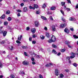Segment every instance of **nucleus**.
<instances>
[{
	"label": "nucleus",
	"mask_w": 78,
	"mask_h": 78,
	"mask_svg": "<svg viewBox=\"0 0 78 78\" xmlns=\"http://www.w3.org/2000/svg\"><path fill=\"white\" fill-rule=\"evenodd\" d=\"M51 39L52 41L53 42H55L56 41V38L54 35H52L51 37Z\"/></svg>",
	"instance_id": "nucleus-1"
},
{
	"label": "nucleus",
	"mask_w": 78,
	"mask_h": 78,
	"mask_svg": "<svg viewBox=\"0 0 78 78\" xmlns=\"http://www.w3.org/2000/svg\"><path fill=\"white\" fill-rule=\"evenodd\" d=\"M71 55H73V56H70V58H71V59H73V58H74L75 57L76 54L72 52L71 53Z\"/></svg>",
	"instance_id": "nucleus-2"
},
{
	"label": "nucleus",
	"mask_w": 78,
	"mask_h": 78,
	"mask_svg": "<svg viewBox=\"0 0 78 78\" xmlns=\"http://www.w3.org/2000/svg\"><path fill=\"white\" fill-rule=\"evenodd\" d=\"M55 73L56 76H58L59 74V71L58 69H56L55 70Z\"/></svg>",
	"instance_id": "nucleus-3"
},
{
	"label": "nucleus",
	"mask_w": 78,
	"mask_h": 78,
	"mask_svg": "<svg viewBox=\"0 0 78 78\" xmlns=\"http://www.w3.org/2000/svg\"><path fill=\"white\" fill-rule=\"evenodd\" d=\"M64 31H65V33H66L67 34H69V32H70V30H69L67 28H65Z\"/></svg>",
	"instance_id": "nucleus-4"
},
{
	"label": "nucleus",
	"mask_w": 78,
	"mask_h": 78,
	"mask_svg": "<svg viewBox=\"0 0 78 78\" xmlns=\"http://www.w3.org/2000/svg\"><path fill=\"white\" fill-rule=\"evenodd\" d=\"M2 34L3 35V36L5 37L6 36V34H7V31L5 30H3Z\"/></svg>",
	"instance_id": "nucleus-5"
},
{
	"label": "nucleus",
	"mask_w": 78,
	"mask_h": 78,
	"mask_svg": "<svg viewBox=\"0 0 78 78\" xmlns=\"http://www.w3.org/2000/svg\"><path fill=\"white\" fill-rule=\"evenodd\" d=\"M52 28L53 31H56V27L55 26L52 25Z\"/></svg>",
	"instance_id": "nucleus-6"
},
{
	"label": "nucleus",
	"mask_w": 78,
	"mask_h": 78,
	"mask_svg": "<svg viewBox=\"0 0 78 78\" xmlns=\"http://www.w3.org/2000/svg\"><path fill=\"white\" fill-rule=\"evenodd\" d=\"M35 26L36 27H37L39 25V22L37 21H35Z\"/></svg>",
	"instance_id": "nucleus-7"
},
{
	"label": "nucleus",
	"mask_w": 78,
	"mask_h": 78,
	"mask_svg": "<svg viewBox=\"0 0 78 78\" xmlns=\"http://www.w3.org/2000/svg\"><path fill=\"white\" fill-rule=\"evenodd\" d=\"M23 65H25V66H28V62L24 61L23 62Z\"/></svg>",
	"instance_id": "nucleus-8"
},
{
	"label": "nucleus",
	"mask_w": 78,
	"mask_h": 78,
	"mask_svg": "<svg viewBox=\"0 0 78 78\" xmlns=\"http://www.w3.org/2000/svg\"><path fill=\"white\" fill-rule=\"evenodd\" d=\"M66 23H64V24L60 25V27H62V28H64V27H66Z\"/></svg>",
	"instance_id": "nucleus-9"
},
{
	"label": "nucleus",
	"mask_w": 78,
	"mask_h": 78,
	"mask_svg": "<svg viewBox=\"0 0 78 78\" xmlns=\"http://www.w3.org/2000/svg\"><path fill=\"white\" fill-rule=\"evenodd\" d=\"M51 10H52V11L55 10L56 9V7L55 6H52L50 8Z\"/></svg>",
	"instance_id": "nucleus-10"
},
{
	"label": "nucleus",
	"mask_w": 78,
	"mask_h": 78,
	"mask_svg": "<svg viewBox=\"0 0 78 78\" xmlns=\"http://www.w3.org/2000/svg\"><path fill=\"white\" fill-rule=\"evenodd\" d=\"M5 15L3 14L1 17V19H5Z\"/></svg>",
	"instance_id": "nucleus-11"
},
{
	"label": "nucleus",
	"mask_w": 78,
	"mask_h": 78,
	"mask_svg": "<svg viewBox=\"0 0 78 78\" xmlns=\"http://www.w3.org/2000/svg\"><path fill=\"white\" fill-rule=\"evenodd\" d=\"M31 31L33 33H34L35 32H36V29L34 28H32L31 29Z\"/></svg>",
	"instance_id": "nucleus-12"
},
{
	"label": "nucleus",
	"mask_w": 78,
	"mask_h": 78,
	"mask_svg": "<svg viewBox=\"0 0 78 78\" xmlns=\"http://www.w3.org/2000/svg\"><path fill=\"white\" fill-rule=\"evenodd\" d=\"M41 18H42V19L43 20H47V18L45 17V16H41Z\"/></svg>",
	"instance_id": "nucleus-13"
},
{
	"label": "nucleus",
	"mask_w": 78,
	"mask_h": 78,
	"mask_svg": "<svg viewBox=\"0 0 78 78\" xmlns=\"http://www.w3.org/2000/svg\"><path fill=\"white\" fill-rule=\"evenodd\" d=\"M23 10L24 12H27L28 11V9H27V8L25 7L24 8Z\"/></svg>",
	"instance_id": "nucleus-14"
},
{
	"label": "nucleus",
	"mask_w": 78,
	"mask_h": 78,
	"mask_svg": "<svg viewBox=\"0 0 78 78\" xmlns=\"http://www.w3.org/2000/svg\"><path fill=\"white\" fill-rule=\"evenodd\" d=\"M21 47L23 49H27V48H28V47L27 46H21Z\"/></svg>",
	"instance_id": "nucleus-15"
},
{
	"label": "nucleus",
	"mask_w": 78,
	"mask_h": 78,
	"mask_svg": "<svg viewBox=\"0 0 78 78\" xmlns=\"http://www.w3.org/2000/svg\"><path fill=\"white\" fill-rule=\"evenodd\" d=\"M8 24V23L7 21H5L4 22V25L5 26H6Z\"/></svg>",
	"instance_id": "nucleus-16"
},
{
	"label": "nucleus",
	"mask_w": 78,
	"mask_h": 78,
	"mask_svg": "<svg viewBox=\"0 0 78 78\" xmlns=\"http://www.w3.org/2000/svg\"><path fill=\"white\" fill-rule=\"evenodd\" d=\"M65 44H66L67 45H69V44H70V43L67 41H65Z\"/></svg>",
	"instance_id": "nucleus-17"
},
{
	"label": "nucleus",
	"mask_w": 78,
	"mask_h": 78,
	"mask_svg": "<svg viewBox=\"0 0 78 78\" xmlns=\"http://www.w3.org/2000/svg\"><path fill=\"white\" fill-rule=\"evenodd\" d=\"M22 35H21L20 37V38L19 37H18V41H21V39H22Z\"/></svg>",
	"instance_id": "nucleus-18"
},
{
	"label": "nucleus",
	"mask_w": 78,
	"mask_h": 78,
	"mask_svg": "<svg viewBox=\"0 0 78 78\" xmlns=\"http://www.w3.org/2000/svg\"><path fill=\"white\" fill-rule=\"evenodd\" d=\"M52 52L53 53H54L55 55L57 54V52H56V50H55L54 49H53L52 50Z\"/></svg>",
	"instance_id": "nucleus-19"
},
{
	"label": "nucleus",
	"mask_w": 78,
	"mask_h": 78,
	"mask_svg": "<svg viewBox=\"0 0 78 78\" xmlns=\"http://www.w3.org/2000/svg\"><path fill=\"white\" fill-rule=\"evenodd\" d=\"M52 45L53 48H57V46L53 44Z\"/></svg>",
	"instance_id": "nucleus-20"
},
{
	"label": "nucleus",
	"mask_w": 78,
	"mask_h": 78,
	"mask_svg": "<svg viewBox=\"0 0 78 78\" xmlns=\"http://www.w3.org/2000/svg\"><path fill=\"white\" fill-rule=\"evenodd\" d=\"M5 43V41L3 40L0 42V44H4Z\"/></svg>",
	"instance_id": "nucleus-21"
},
{
	"label": "nucleus",
	"mask_w": 78,
	"mask_h": 78,
	"mask_svg": "<svg viewBox=\"0 0 78 78\" xmlns=\"http://www.w3.org/2000/svg\"><path fill=\"white\" fill-rule=\"evenodd\" d=\"M40 37L41 39H45V37L43 35H41L40 36Z\"/></svg>",
	"instance_id": "nucleus-22"
},
{
	"label": "nucleus",
	"mask_w": 78,
	"mask_h": 78,
	"mask_svg": "<svg viewBox=\"0 0 78 78\" xmlns=\"http://www.w3.org/2000/svg\"><path fill=\"white\" fill-rule=\"evenodd\" d=\"M69 20L70 21H74V20H75V18L70 17L69 19Z\"/></svg>",
	"instance_id": "nucleus-23"
},
{
	"label": "nucleus",
	"mask_w": 78,
	"mask_h": 78,
	"mask_svg": "<svg viewBox=\"0 0 78 78\" xmlns=\"http://www.w3.org/2000/svg\"><path fill=\"white\" fill-rule=\"evenodd\" d=\"M34 6L35 8H39L38 5H36V4H34Z\"/></svg>",
	"instance_id": "nucleus-24"
},
{
	"label": "nucleus",
	"mask_w": 78,
	"mask_h": 78,
	"mask_svg": "<svg viewBox=\"0 0 78 78\" xmlns=\"http://www.w3.org/2000/svg\"><path fill=\"white\" fill-rule=\"evenodd\" d=\"M61 4L62 6H64V5H65V4H66V3L64 2H61Z\"/></svg>",
	"instance_id": "nucleus-25"
},
{
	"label": "nucleus",
	"mask_w": 78,
	"mask_h": 78,
	"mask_svg": "<svg viewBox=\"0 0 78 78\" xmlns=\"http://www.w3.org/2000/svg\"><path fill=\"white\" fill-rule=\"evenodd\" d=\"M47 6L45 5V3H44L43 5H42V8H45V7H46Z\"/></svg>",
	"instance_id": "nucleus-26"
},
{
	"label": "nucleus",
	"mask_w": 78,
	"mask_h": 78,
	"mask_svg": "<svg viewBox=\"0 0 78 78\" xmlns=\"http://www.w3.org/2000/svg\"><path fill=\"white\" fill-rule=\"evenodd\" d=\"M73 37L75 38V39H78V36L76 35H73Z\"/></svg>",
	"instance_id": "nucleus-27"
},
{
	"label": "nucleus",
	"mask_w": 78,
	"mask_h": 78,
	"mask_svg": "<svg viewBox=\"0 0 78 78\" xmlns=\"http://www.w3.org/2000/svg\"><path fill=\"white\" fill-rule=\"evenodd\" d=\"M46 36L47 37H50V34L49 33H48L46 34Z\"/></svg>",
	"instance_id": "nucleus-28"
},
{
	"label": "nucleus",
	"mask_w": 78,
	"mask_h": 78,
	"mask_svg": "<svg viewBox=\"0 0 78 78\" xmlns=\"http://www.w3.org/2000/svg\"><path fill=\"white\" fill-rule=\"evenodd\" d=\"M6 14H10V11L9 10H8L6 12Z\"/></svg>",
	"instance_id": "nucleus-29"
},
{
	"label": "nucleus",
	"mask_w": 78,
	"mask_h": 78,
	"mask_svg": "<svg viewBox=\"0 0 78 78\" xmlns=\"http://www.w3.org/2000/svg\"><path fill=\"white\" fill-rule=\"evenodd\" d=\"M48 42L49 43H51V42H53V41H52V40L51 39H50V40H48Z\"/></svg>",
	"instance_id": "nucleus-30"
},
{
	"label": "nucleus",
	"mask_w": 78,
	"mask_h": 78,
	"mask_svg": "<svg viewBox=\"0 0 78 78\" xmlns=\"http://www.w3.org/2000/svg\"><path fill=\"white\" fill-rule=\"evenodd\" d=\"M73 65L76 67H77V64L76 63H73Z\"/></svg>",
	"instance_id": "nucleus-31"
},
{
	"label": "nucleus",
	"mask_w": 78,
	"mask_h": 78,
	"mask_svg": "<svg viewBox=\"0 0 78 78\" xmlns=\"http://www.w3.org/2000/svg\"><path fill=\"white\" fill-rule=\"evenodd\" d=\"M10 76L12 78H16V77H15V76H14V75L12 74Z\"/></svg>",
	"instance_id": "nucleus-32"
},
{
	"label": "nucleus",
	"mask_w": 78,
	"mask_h": 78,
	"mask_svg": "<svg viewBox=\"0 0 78 78\" xmlns=\"http://www.w3.org/2000/svg\"><path fill=\"white\" fill-rule=\"evenodd\" d=\"M20 74H25V72H24V71H20Z\"/></svg>",
	"instance_id": "nucleus-33"
},
{
	"label": "nucleus",
	"mask_w": 78,
	"mask_h": 78,
	"mask_svg": "<svg viewBox=\"0 0 78 78\" xmlns=\"http://www.w3.org/2000/svg\"><path fill=\"white\" fill-rule=\"evenodd\" d=\"M70 57L69 56V57H67L66 58V59L67 60H67H68V61L70 60Z\"/></svg>",
	"instance_id": "nucleus-34"
},
{
	"label": "nucleus",
	"mask_w": 78,
	"mask_h": 78,
	"mask_svg": "<svg viewBox=\"0 0 78 78\" xmlns=\"http://www.w3.org/2000/svg\"><path fill=\"white\" fill-rule=\"evenodd\" d=\"M8 21H11V17L10 16H9L8 18Z\"/></svg>",
	"instance_id": "nucleus-35"
},
{
	"label": "nucleus",
	"mask_w": 78,
	"mask_h": 78,
	"mask_svg": "<svg viewBox=\"0 0 78 78\" xmlns=\"http://www.w3.org/2000/svg\"><path fill=\"white\" fill-rule=\"evenodd\" d=\"M7 29H8V30L11 29V27H10V26H8L7 27Z\"/></svg>",
	"instance_id": "nucleus-36"
},
{
	"label": "nucleus",
	"mask_w": 78,
	"mask_h": 78,
	"mask_svg": "<svg viewBox=\"0 0 78 78\" xmlns=\"http://www.w3.org/2000/svg\"><path fill=\"white\" fill-rule=\"evenodd\" d=\"M60 78H63L64 77V75L62 74H61L60 75Z\"/></svg>",
	"instance_id": "nucleus-37"
},
{
	"label": "nucleus",
	"mask_w": 78,
	"mask_h": 78,
	"mask_svg": "<svg viewBox=\"0 0 78 78\" xmlns=\"http://www.w3.org/2000/svg\"><path fill=\"white\" fill-rule=\"evenodd\" d=\"M16 11H17L18 12H22V10H21L20 9H19L16 10Z\"/></svg>",
	"instance_id": "nucleus-38"
},
{
	"label": "nucleus",
	"mask_w": 78,
	"mask_h": 78,
	"mask_svg": "<svg viewBox=\"0 0 78 78\" xmlns=\"http://www.w3.org/2000/svg\"><path fill=\"white\" fill-rule=\"evenodd\" d=\"M9 49L11 50H13V46H11L9 47Z\"/></svg>",
	"instance_id": "nucleus-39"
},
{
	"label": "nucleus",
	"mask_w": 78,
	"mask_h": 78,
	"mask_svg": "<svg viewBox=\"0 0 78 78\" xmlns=\"http://www.w3.org/2000/svg\"><path fill=\"white\" fill-rule=\"evenodd\" d=\"M32 43L33 44H35L36 43V41L35 40L33 41H32Z\"/></svg>",
	"instance_id": "nucleus-40"
},
{
	"label": "nucleus",
	"mask_w": 78,
	"mask_h": 78,
	"mask_svg": "<svg viewBox=\"0 0 78 78\" xmlns=\"http://www.w3.org/2000/svg\"><path fill=\"white\" fill-rule=\"evenodd\" d=\"M47 14H50L51 15L52 14V13L51 12H50L48 11L47 12Z\"/></svg>",
	"instance_id": "nucleus-41"
},
{
	"label": "nucleus",
	"mask_w": 78,
	"mask_h": 78,
	"mask_svg": "<svg viewBox=\"0 0 78 78\" xmlns=\"http://www.w3.org/2000/svg\"><path fill=\"white\" fill-rule=\"evenodd\" d=\"M29 40L30 41H32V37H30Z\"/></svg>",
	"instance_id": "nucleus-42"
},
{
	"label": "nucleus",
	"mask_w": 78,
	"mask_h": 78,
	"mask_svg": "<svg viewBox=\"0 0 78 78\" xmlns=\"http://www.w3.org/2000/svg\"><path fill=\"white\" fill-rule=\"evenodd\" d=\"M32 37L33 38H35V37H37V36L36 35H35L34 34L32 36Z\"/></svg>",
	"instance_id": "nucleus-43"
},
{
	"label": "nucleus",
	"mask_w": 78,
	"mask_h": 78,
	"mask_svg": "<svg viewBox=\"0 0 78 78\" xmlns=\"http://www.w3.org/2000/svg\"><path fill=\"white\" fill-rule=\"evenodd\" d=\"M60 12H61V13L63 14V15H64V11H62V10H60Z\"/></svg>",
	"instance_id": "nucleus-44"
},
{
	"label": "nucleus",
	"mask_w": 78,
	"mask_h": 78,
	"mask_svg": "<svg viewBox=\"0 0 78 78\" xmlns=\"http://www.w3.org/2000/svg\"><path fill=\"white\" fill-rule=\"evenodd\" d=\"M3 31L2 30V29H0V34H2L3 33Z\"/></svg>",
	"instance_id": "nucleus-45"
},
{
	"label": "nucleus",
	"mask_w": 78,
	"mask_h": 78,
	"mask_svg": "<svg viewBox=\"0 0 78 78\" xmlns=\"http://www.w3.org/2000/svg\"><path fill=\"white\" fill-rule=\"evenodd\" d=\"M66 10L67 11L69 12V11H70V9L69 8H67V9H66Z\"/></svg>",
	"instance_id": "nucleus-46"
},
{
	"label": "nucleus",
	"mask_w": 78,
	"mask_h": 78,
	"mask_svg": "<svg viewBox=\"0 0 78 78\" xmlns=\"http://www.w3.org/2000/svg\"><path fill=\"white\" fill-rule=\"evenodd\" d=\"M16 42L17 44H21V42H20V41H19L18 40H17L16 41Z\"/></svg>",
	"instance_id": "nucleus-47"
},
{
	"label": "nucleus",
	"mask_w": 78,
	"mask_h": 78,
	"mask_svg": "<svg viewBox=\"0 0 78 78\" xmlns=\"http://www.w3.org/2000/svg\"><path fill=\"white\" fill-rule=\"evenodd\" d=\"M44 29L45 31H47L48 30V29H47V27H44Z\"/></svg>",
	"instance_id": "nucleus-48"
},
{
	"label": "nucleus",
	"mask_w": 78,
	"mask_h": 78,
	"mask_svg": "<svg viewBox=\"0 0 78 78\" xmlns=\"http://www.w3.org/2000/svg\"><path fill=\"white\" fill-rule=\"evenodd\" d=\"M65 51H66V49H62V50L61 51L62 52V53H63V52H64Z\"/></svg>",
	"instance_id": "nucleus-49"
},
{
	"label": "nucleus",
	"mask_w": 78,
	"mask_h": 78,
	"mask_svg": "<svg viewBox=\"0 0 78 78\" xmlns=\"http://www.w3.org/2000/svg\"><path fill=\"white\" fill-rule=\"evenodd\" d=\"M67 1L68 3L71 4V1H70V0H67Z\"/></svg>",
	"instance_id": "nucleus-50"
},
{
	"label": "nucleus",
	"mask_w": 78,
	"mask_h": 78,
	"mask_svg": "<svg viewBox=\"0 0 78 78\" xmlns=\"http://www.w3.org/2000/svg\"><path fill=\"white\" fill-rule=\"evenodd\" d=\"M61 20L63 22H66V20L63 18L61 19Z\"/></svg>",
	"instance_id": "nucleus-51"
},
{
	"label": "nucleus",
	"mask_w": 78,
	"mask_h": 78,
	"mask_svg": "<svg viewBox=\"0 0 78 78\" xmlns=\"http://www.w3.org/2000/svg\"><path fill=\"white\" fill-rule=\"evenodd\" d=\"M36 13L37 14H40V12H39V11H37L36 12Z\"/></svg>",
	"instance_id": "nucleus-52"
},
{
	"label": "nucleus",
	"mask_w": 78,
	"mask_h": 78,
	"mask_svg": "<svg viewBox=\"0 0 78 78\" xmlns=\"http://www.w3.org/2000/svg\"><path fill=\"white\" fill-rule=\"evenodd\" d=\"M24 55H25V56H27V55H28V54H27V52H24Z\"/></svg>",
	"instance_id": "nucleus-53"
},
{
	"label": "nucleus",
	"mask_w": 78,
	"mask_h": 78,
	"mask_svg": "<svg viewBox=\"0 0 78 78\" xmlns=\"http://www.w3.org/2000/svg\"><path fill=\"white\" fill-rule=\"evenodd\" d=\"M30 30V27H27L26 30L27 31H28Z\"/></svg>",
	"instance_id": "nucleus-54"
},
{
	"label": "nucleus",
	"mask_w": 78,
	"mask_h": 78,
	"mask_svg": "<svg viewBox=\"0 0 78 78\" xmlns=\"http://www.w3.org/2000/svg\"><path fill=\"white\" fill-rule=\"evenodd\" d=\"M32 64H33V65H35V64H36V62H34V61L32 62Z\"/></svg>",
	"instance_id": "nucleus-55"
},
{
	"label": "nucleus",
	"mask_w": 78,
	"mask_h": 78,
	"mask_svg": "<svg viewBox=\"0 0 78 78\" xmlns=\"http://www.w3.org/2000/svg\"><path fill=\"white\" fill-rule=\"evenodd\" d=\"M61 55V52H59L58 53V54H57V56H60V55Z\"/></svg>",
	"instance_id": "nucleus-56"
},
{
	"label": "nucleus",
	"mask_w": 78,
	"mask_h": 78,
	"mask_svg": "<svg viewBox=\"0 0 78 78\" xmlns=\"http://www.w3.org/2000/svg\"><path fill=\"white\" fill-rule=\"evenodd\" d=\"M70 30L72 31H74V30L73 29V28H70Z\"/></svg>",
	"instance_id": "nucleus-57"
},
{
	"label": "nucleus",
	"mask_w": 78,
	"mask_h": 78,
	"mask_svg": "<svg viewBox=\"0 0 78 78\" xmlns=\"http://www.w3.org/2000/svg\"><path fill=\"white\" fill-rule=\"evenodd\" d=\"M65 72H69V70L68 69H66L65 70Z\"/></svg>",
	"instance_id": "nucleus-58"
},
{
	"label": "nucleus",
	"mask_w": 78,
	"mask_h": 78,
	"mask_svg": "<svg viewBox=\"0 0 78 78\" xmlns=\"http://www.w3.org/2000/svg\"><path fill=\"white\" fill-rule=\"evenodd\" d=\"M50 19H51V20H53V18L52 17V16H51L50 17Z\"/></svg>",
	"instance_id": "nucleus-59"
},
{
	"label": "nucleus",
	"mask_w": 78,
	"mask_h": 78,
	"mask_svg": "<svg viewBox=\"0 0 78 78\" xmlns=\"http://www.w3.org/2000/svg\"><path fill=\"white\" fill-rule=\"evenodd\" d=\"M45 67H50V65L48 64H46L45 65Z\"/></svg>",
	"instance_id": "nucleus-60"
},
{
	"label": "nucleus",
	"mask_w": 78,
	"mask_h": 78,
	"mask_svg": "<svg viewBox=\"0 0 78 78\" xmlns=\"http://www.w3.org/2000/svg\"><path fill=\"white\" fill-rule=\"evenodd\" d=\"M31 60L32 61H34V58H32L31 59Z\"/></svg>",
	"instance_id": "nucleus-61"
},
{
	"label": "nucleus",
	"mask_w": 78,
	"mask_h": 78,
	"mask_svg": "<svg viewBox=\"0 0 78 78\" xmlns=\"http://www.w3.org/2000/svg\"><path fill=\"white\" fill-rule=\"evenodd\" d=\"M39 77H40V78H43L42 76V75H41V74H40L39 75Z\"/></svg>",
	"instance_id": "nucleus-62"
},
{
	"label": "nucleus",
	"mask_w": 78,
	"mask_h": 78,
	"mask_svg": "<svg viewBox=\"0 0 78 78\" xmlns=\"http://www.w3.org/2000/svg\"><path fill=\"white\" fill-rule=\"evenodd\" d=\"M18 17H20V13H19L17 14Z\"/></svg>",
	"instance_id": "nucleus-63"
},
{
	"label": "nucleus",
	"mask_w": 78,
	"mask_h": 78,
	"mask_svg": "<svg viewBox=\"0 0 78 78\" xmlns=\"http://www.w3.org/2000/svg\"><path fill=\"white\" fill-rule=\"evenodd\" d=\"M76 9H78V4L76 5Z\"/></svg>",
	"instance_id": "nucleus-64"
}]
</instances>
